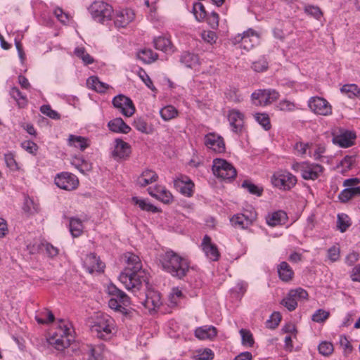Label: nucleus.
Listing matches in <instances>:
<instances>
[{"mask_svg":"<svg viewBox=\"0 0 360 360\" xmlns=\"http://www.w3.org/2000/svg\"><path fill=\"white\" fill-rule=\"evenodd\" d=\"M127 266L119 276V280L128 290L139 289L143 283L148 284V274L142 268L139 256L127 252L125 255Z\"/></svg>","mask_w":360,"mask_h":360,"instance_id":"f257e3e1","label":"nucleus"},{"mask_svg":"<svg viewBox=\"0 0 360 360\" xmlns=\"http://www.w3.org/2000/svg\"><path fill=\"white\" fill-rule=\"evenodd\" d=\"M159 261L165 271L179 279L184 278L190 269L188 260L172 250L160 254Z\"/></svg>","mask_w":360,"mask_h":360,"instance_id":"f03ea898","label":"nucleus"},{"mask_svg":"<svg viewBox=\"0 0 360 360\" xmlns=\"http://www.w3.org/2000/svg\"><path fill=\"white\" fill-rule=\"evenodd\" d=\"M75 331L70 323L60 320L48 342L58 351H63L75 341Z\"/></svg>","mask_w":360,"mask_h":360,"instance_id":"7ed1b4c3","label":"nucleus"},{"mask_svg":"<svg viewBox=\"0 0 360 360\" xmlns=\"http://www.w3.org/2000/svg\"><path fill=\"white\" fill-rule=\"evenodd\" d=\"M106 291L110 296V299L108 300L109 307L115 311L122 314H127V307L130 305V299L127 295L118 289L112 283H110L107 286Z\"/></svg>","mask_w":360,"mask_h":360,"instance_id":"20e7f679","label":"nucleus"},{"mask_svg":"<svg viewBox=\"0 0 360 360\" xmlns=\"http://www.w3.org/2000/svg\"><path fill=\"white\" fill-rule=\"evenodd\" d=\"M291 169L299 172L304 180H316L323 174L324 167L316 163L309 162H295L291 165Z\"/></svg>","mask_w":360,"mask_h":360,"instance_id":"39448f33","label":"nucleus"},{"mask_svg":"<svg viewBox=\"0 0 360 360\" xmlns=\"http://www.w3.org/2000/svg\"><path fill=\"white\" fill-rule=\"evenodd\" d=\"M92 18L101 23H104L111 19L113 12L112 7L106 2L95 1L88 8Z\"/></svg>","mask_w":360,"mask_h":360,"instance_id":"423d86ee","label":"nucleus"},{"mask_svg":"<svg viewBox=\"0 0 360 360\" xmlns=\"http://www.w3.org/2000/svg\"><path fill=\"white\" fill-rule=\"evenodd\" d=\"M114 330V320L107 315L98 317L91 327V332L98 338L106 340L110 337Z\"/></svg>","mask_w":360,"mask_h":360,"instance_id":"0eeeda50","label":"nucleus"},{"mask_svg":"<svg viewBox=\"0 0 360 360\" xmlns=\"http://www.w3.org/2000/svg\"><path fill=\"white\" fill-rule=\"evenodd\" d=\"M212 172L214 176L224 180L234 179L237 175L236 168L228 161L221 158L213 160Z\"/></svg>","mask_w":360,"mask_h":360,"instance_id":"6e6552de","label":"nucleus"},{"mask_svg":"<svg viewBox=\"0 0 360 360\" xmlns=\"http://www.w3.org/2000/svg\"><path fill=\"white\" fill-rule=\"evenodd\" d=\"M297 177L287 170L276 172L271 177V183L279 189L288 191L297 184Z\"/></svg>","mask_w":360,"mask_h":360,"instance_id":"1a4fd4ad","label":"nucleus"},{"mask_svg":"<svg viewBox=\"0 0 360 360\" xmlns=\"http://www.w3.org/2000/svg\"><path fill=\"white\" fill-rule=\"evenodd\" d=\"M279 98V94L274 89H257L251 95L252 102L257 106L271 105Z\"/></svg>","mask_w":360,"mask_h":360,"instance_id":"9d476101","label":"nucleus"},{"mask_svg":"<svg viewBox=\"0 0 360 360\" xmlns=\"http://www.w3.org/2000/svg\"><path fill=\"white\" fill-rule=\"evenodd\" d=\"M308 292L303 288H298L289 291L281 304L286 307L290 311H294L297 307L299 300H307Z\"/></svg>","mask_w":360,"mask_h":360,"instance_id":"9b49d317","label":"nucleus"},{"mask_svg":"<svg viewBox=\"0 0 360 360\" xmlns=\"http://www.w3.org/2000/svg\"><path fill=\"white\" fill-rule=\"evenodd\" d=\"M56 185L66 191H72L79 185L78 178L73 174L69 172H61L55 177Z\"/></svg>","mask_w":360,"mask_h":360,"instance_id":"f8f14e48","label":"nucleus"},{"mask_svg":"<svg viewBox=\"0 0 360 360\" xmlns=\"http://www.w3.org/2000/svg\"><path fill=\"white\" fill-rule=\"evenodd\" d=\"M135 18V13L129 8H122L115 11L114 25L117 28L126 27Z\"/></svg>","mask_w":360,"mask_h":360,"instance_id":"ddd939ff","label":"nucleus"},{"mask_svg":"<svg viewBox=\"0 0 360 360\" xmlns=\"http://www.w3.org/2000/svg\"><path fill=\"white\" fill-rule=\"evenodd\" d=\"M204 143L207 148L216 153H224L226 149L224 139L214 132L208 133L205 136Z\"/></svg>","mask_w":360,"mask_h":360,"instance_id":"4468645a","label":"nucleus"},{"mask_svg":"<svg viewBox=\"0 0 360 360\" xmlns=\"http://www.w3.org/2000/svg\"><path fill=\"white\" fill-rule=\"evenodd\" d=\"M174 186L182 195L191 197L193 193L194 184L191 179L184 175H179L174 180Z\"/></svg>","mask_w":360,"mask_h":360,"instance_id":"2eb2a0df","label":"nucleus"},{"mask_svg":"<svg viewBox=\"0 0 360 360\" xmlns=\"http://www.w3.org/2000/svg\"><path fill=\"white\" fill-rule=\"evenodd\" d=\"M356 138L354 131L340 129L339 134L333 136V141L342 148H349L354 144Z\"/></svg>","mask_w":360,"mask_h":360,"instance_id":"dca6fc26","label":"nucleus"},{"mask_svg":"<svg viewBox=\"0 0 360 360\" xmlns=\"http://www.w3.org/2000/svg\"><path fill=\"white\" fill-rule=\"evenodd\" d=\"M202 249L206 257L212 262L218 261L220 257V253L217 246L212 242L211 238L205 235L203 237L202 243Z\"/></svg>","mask_w":360,"mask_h":360,"instance_id":"f3484780","label":"nucleus"},{"mask_svg":"<svg viewBox=\"0 0 360 360\" xmlns=\"http://www.w3.org/2000/svg\"><path fill=\"white\" fill-rule=\"evenodd\" d=\"M115 143V147L112 152V158L116 160L127 159L131 154L130 145L120 139H116Z\"/></svg>","mask_w":360,"mask_h":360,"instance_id":"a211bd4d","label":"nucleus"},{"mask_svg":"<svg viewBox=\"0 0 360 360\" xmlns=\"http://www.w3.org/2000/svg\"><path fill=\"white\" fill-rule=\"evenodd\" d=\"M112 104L120 112H135L136 108L131 99L123 94H119L112 99Z\"/></svg>","mask_w":360,"mask_h":360,"instance_id":"6ab92c4d","label":"nucleus"},{"mask_svg":"<svg viewBox=\"0 0 360 360\" xmlns=\"http://www.w3.org/2000/svg\"><path fill=\"white\" fill-rule=\"evenodd\" d=\"M84 266L86 270L92 274L95 271L102 272L105 268V264L102 262L99 257L95 254L91 253L87 255L84 260Z\"/></svg>","mask_w":360,"mask_h":360,"instance_id":"aec40b11","label":"nucleus"},{"mask_svg":"<svg viewBox=\"0 0 360 360\" xmlns=\"http://www.w3.org/2000/svg\"><path fill=\"white\" fill-rule=\"evenodd\" d=\"M255 218L256 216L253 213H250L248 216L245 214H237L231 218L230 221L235 228L244 229L250 226Z\"/></svg>","mask_w":360,"mask_h":360,"instance_id":"412c9836","label":"nucleus"},{"mask_svg":"<svg viewBox=\"0 0 360 360\" xmlns=\"http://www.w3.org/2000/svg\"><path fill=\"white\" fill-rule=\"evenodd\" d=\"M308 105L313 112H319V111L331 112V105L322 97H311L308 101Z\"/></svg>","mask_w":360,"mask_h":360,"instance_id":"4be33fe9","label":"nucleus"},{"mask_svg":"<svg viewBox=\"0 0 360 360\" xmlns=\"http://www.w3.org/2000/svg\"><path fill=\"white\" fill-rule=\"evenodd\" d=\"M258 38V35L256 32L252 29H248V30L243 32V34H238L234 38L235 43H241V46L246 49L249 50L253 47V44L251 43L252 39L250 37Z\"/></svg>","mask_w":360,"mask_h":360,"instance_id":"5701e85b","label":"nucleus"},{"mask_svg":"<svg viewBox=\"0 0 360 360\" xmlns=\"http://www.w3.org/2000/svg\"><path fill=\"white\" fill-rule=\"evenodd\" d=\"M148 193L164 203H169L172 200V193L164 187L158 186L155 188H148Z\"/></svg>","mask_w":360,"mask_h":360,"instance_id":"b1692460","label":"nucleus"},{"mask_svg":"<svg viewBox=\"0 0 360 360\" xmlns=\"http://www.w3.org/2000/svg\"><path fill=\"white\" fill-rule=\"evenodd\" d=\"M144 306L148 309H155L161 304L160 293L154 290H148L146 293V298L143 302Z\"/></svg>","mask_w":360,"mask_h":360,"instance_id":"393cba45","label":"nucleus"},{"mask_svg":"<svg viewBox=\"0 0 360 360\" xmlns=\"http://www.w3.org/2000/svg\"><path fill=\"white\" fill-rule=\"evenodd\" d=\"M217 334L216 328L212 326H201L195 330V337L200 340H212L217 336Z\"/></svg>","mask_w":360,"mask_h":360,"instance_id":"a878e982","label":"nucleus"},{"mask_svg":"<svg viewBox=\"0 0 360 360\" xmlns=\"http://www.w3.org/2000/svg\"><path fill=\"white\" fill-rule=\"evenodd\" d=\"M158 179V176L155 172L150 169H146L137 178L136 184L141 187H145L156 181Z\"/></svg>","mask_w":360,"mask_h":360,"instance_id":"bb28decb","label":"nucleus"},{"mask_svg":"<svg viewBox=\"0 0 360 360\" xmlns=\"http://www.w3.org/2000/svg\"><path fill=\"white\" fill-rule=\"evenodd\" d=\"M287 219V214L284 211L278 210L268 214L266 217V222L271 226H276L284 224Z\"/></svg>","mask_w":360,"mask_h":360,"instance_id":"cd10ccee","label":"nucleus"},{"mask_svg":"<svg viewBox=\"0 0 360 360\" xmlns=\"http://www.w3.org/2000/svg\"><path fill=\"white\" fill-rule=\"evenodd\" d=\"M68 144L70 147L79 148L81 151H84L89 146L88 139L73 134H70L68 139Z\"/></svg>","mask_w":360,"mask_h":360,"instance_id":"c85d7f7f","label":"nucleus"},{"mask_svg":"<svg viewBox=\"0 0 360 360\" xmlns=\"http://www.w3.org/2000/svg\"><path fill=\"white\" fill-rule=\"evenodd\" d=\"M86 86L89 89L98 93H104L109 88L108 84L101 82L96 76L89 77L86 80Z\"/></svg>","mask_w":360,"mask_h":360,"instance_id":"c756f323","label":"nucleus"},{"mask_svg":"<svg viewBox=\"0 0 360 360\" xmlns=\"http://www.w3.org/2000/svg\"><path fill=\"white\" fill-rule=\"evenodd\" d=\"M154 46L156 49L165 53H169L174 51L173 46L170 40L164 37H158L153 40Z\"/></svg>","mask_w":360,"mask_h":360,"instance_id":"7c9ffc66","label":"nucleus"},{"mask_svg":"<svg viewBox=\"0 0 360 360\" xmlns=\"http://www.w3.org/2000/svg\"><path fill=\"white\" fill-rule=\"evenodd\" d=\"M279 278L285 282H288L292 280L294 272L292 268L286 262H282L277 268Z\"/></svg>","mask_w":360,"mask_h":360,"instance_id":"2f4dec72","label":"nucleus"},{"mask_svg":"<svg viewBox=\"0 0 360 360\" xmlns=\"http://www.w3.org/2000/svg\"><path fill=\"white\" fill-rule=\"evenodd\" d=\"M110 131L116 133L127 134L131 128L121 118L114 119L108 122Z\"/></svg>","mask_w":360,"mask_h":360,"instance_id":"473e14b6","label":"nucleus"},{"mask_svg":"<svg viewBox=\"0 0 360 360\" xmlns=\"http://www.w3.org/2000/svg\"><path fill=\"white\" fill-rule=\"evenodd\" d=\"M228 120L233 131L236 133L241 131L244 124V114H228Z\"/></svg>","mask_w":360,"mask_h":360,"instance_id":"72a5a7b5","label":"nucleus"},{"mask_svg":"<svg viewBox=\"0 0 360 360\" xmlns=\"http://www.w3.org/2000/svg\"><path fill=\"white\" fill-rule=\"evenodd\" d=\"M360 196V186L357 187H346L339 194V199L342 202L349 201L354 197Z\"/></svg>","mask_w":360,"mask_h":360,"instance_id":"f704fd0d","label":"nucleus"},{"mask_svg":"<svg viewBox=\"0 0 360 360\" xmlns=\"http://www.w3.org/2000/svg\"><path fill=\"white\" fill-rule=\"evenodd\" d=\"M180 62L186 68H194L198 65L199 59L194 53L184 52L181 56Z\"/></svg>","mask_w":360,"mask_h":360,"instance_id":"c9c22d12","label":"nucleus"},{"mask_svg":"<svg viewBox=\"0 0 360 360\" xmlns=\"http://www.w3.org/2000/svg\"><path fill=\"white\" fill-rule=\"evenodd\" d=\"M341 93L350 98L360 99V88L355 84H345L340 89Z\"/></svg>","mask_w":360,"mask_h":360,"instance_id":"e433bc0d","label":"nucleus"},{"mask_svg":"<svg viewBox=\"0 0 360 360\" xmlns=\"http://www.w3.org/2000/svg\"><path fill=\"white\" fill-rule=\"evenodd\" d=\"M137 57L144 63L150 64L157 60L158 54L151 49H143L138 52Z\"/></svg>","mask_w":360,"mask_h":360,"instance_id":"4c0bfd02","label":"nucleus"},{"mask_svg":"<svg viewBox=\"0 0 360 360\" xmlns=\"http://www.w3.org/2000/svg\"><path fill=\"white\" fill-rule=\"evenodd\" d=\"M70 231L73 237L79 236L83 231V224L82 221L75 217H72L70 219Z\"/></svg>","mask_w":360,"mask_h":360,"instance_id":"58836bf2","label":"nucleus"},{"mask_svg":"<svg viewBox=\"0 0 360 360\" xmlns=\"http://www.w3.org/2000/svg\"><path fill=\"white\" fill-rule=\"evenodd\" d=\"M132 202L139 205V207L142 210L148 212H151L153 213H156L158 212V209L154 206L153 205L148 202L146 200L143 199H139L137 197H133L131 199Z\"/></svg>","mask_w":360,"mask_h":360,"instance_id":"ea45409f","label":"nucleus"},{"mask_svg":"<svg viewBox=\"0 0 360 360\" xmlns=\"http://www.w3.org/2000/svg\"><path fill=\"white\" fill-rule=\"evenodd\" d=\"M351 224L350 219L347 214L344 213L338 214L337 226L340 232H345Z\"/></svg>","mask_w":360,"mask_h":360,"instance_id":"a19ab883","label":"nucleus"},{"mask_svg":"<svg viewBox=\"0 0 360 360\" xmlns=\"http://www.w3.org/2000/svg\"><path fill=\"white\" fill-rule=\"evenodd\" d=\"M10 94L15 99L20 108H23L27 104L26 96L17 87L11 88Z\"/></svg>","mask_w":360,"mask_h":360,"instance_id":"79ce46f5","label":"nucleus"},{"mask_svg":"<svg viewBox=\"0 0 360 360\" xmlns=\"http://www.w3.org/2000/svg\"><path fill=\"white\" fill-rule=\"evenodd\" d=\"M36 321L39 324H46L53 322L54 320V315L51 311L45 309L44 311L40 312L37 315Z\"/></svg>","mask_w":360,"mask_h":360,"instance_id":"37998d69","label":"nucleus"},{"mask_svg":"<svg viewBox=\"0 0 360 360\" xmlns=\"http://www.w3.org/2000/svg\"><path fill=\"white\" fill-rule=\"evenodd\" d=\"M182 297L183 293L181 290L179 288H173L168 298L169 306L170 307H176Z\"/></svg>","mask_w":360,"mask_h":360,"instance_id":"c03bdc74","label":"nucleus"},{"mask_svg":"<svg viewBox=\"0 0 360 360\" xmlns=\"http://www.w3.org/2000/svg\"><path fill=\"white\" fill-rule=\"evenodd\" d=\"M133 125L137 130L142 133L150 134L153 132V127L141 118L135 120Z\"/></svg>","mask_w":360,"mask_h":360,"instance_id":"a18cd8bd","label":"nucleus"},{"mask_svg":"<svg viewBox=\"0 0 360 360\" xmlns=\"http://www.w3.org/2000/svg\"><path fill=\"white\" fill-rule=\"evenodd\" d=\"M4 160L6 166L9 168L11 171L18 172L20 170V167L16 162L14 158V155L12 153L5 154Z\"/></svg>","mask_w":360,"mask_h":360,"instance_id":"49530a36","label":"nucleus"},{"mask_svg":"<svg viewBox=\"0 0 360 360\" xmlns=\"http://www.w3.org/2000/svg\"><path fill=\"white\" fill-rule=\"evenodd\" d=\"M193 11L198 21H202L207 17L205 8L200 2H196L193 4Z\"/></svg>","mask_w":360,"mask_h":360,"instance_id":"de8ad7c7","label":"nucleus"},{"mask_svg":"<svg viewBox=\"0 0 360 360\" xmlns=\"http://www.w3.org/2000/svg\"><path fill=\"white\" fill-rule=\"evenodd\" d=\"M239 333L241 335L242 345L250 347H252L255 341L251 332L248 330L242 328L240 330Z\"/></svg>","mask_w":360,"mask_h":360,"instance_id":"09e8293b","label":"nucleus"},{"mask_svg":"<svg viewBox=\"0 0 360 360\" xmlns=\"http://www.w3.org/2000/svg\"><path fill=\"white\" fill-rule=\"evenodd\" d=\"M75 54L81 58L85 65L92 64L94 61V58L86 52L84 48L77 47L75 50Z\"/></svg>","mask_w":360,"mask_h":360,"instance_id":"8fccbe9b","label":"nucleus"},{"mask_svg":"<svg viewBox=\"0 0 360 360\" xmlns=\"http://www.w3.org/2000/svg\"><path fill=\"white\" fill-rule=\"evenodd\" d=\"M330 316V312L323 309H317L312 315L311 320L316 323H323Z\"/></svg>","mask_w":360,"mask_h":360,"instance_id":"3c124183","label":"nucleus"},{"mask_svg":"<svg viewBox=\"0 0 360 360\" xmlns=\"http://www.w3.org/2000/svg\"><path fill=\"white\" fill-rule=\"evenodd\" d=\"M254 117L265 130L271 129V124L268 114H254Z\"/></svg>","mask_w":360,"mask_h":360,"instance_id":"603ef678","label":"nucleus"},{"mask_svg":"<svg viewBox=\"0 0 360 360\" xmlns=\"http://www.w3.org/2000/svg\"><path fill=\"white\" fill-rule=\"evenodd\" d=\"M242 187L247 189L251 194L256 195L257 196H260L262 194V188L258 187L248 180H245L242 183Z\"/></svg>","mask_w":360,"mask_h":360,"instance_id":"864d4df0","label":"nucleus"},{"mask_svg":"<svg viewBox=\"0 0 360 360\" xmlns=\"http://www.w3.org/2000/svg\"><path fill=\"white\" fill-rule=\"evenodd\" d=\"M137 75L139 78L142 80V82L152 91H156L155 87L154 86L152 80L150 79L148 75L146 72L141 68L139 69L137 71Z\"/></svg>","mask_w":360,"mask_h":360,"instance_id":"5fc2aeb1","label":"nucleus"},{"mask_svg":"<svg viewBox=\"0 0 360 360\" xmlns=\"http://www.w3.org/2000/svg\"><path fill=\"white\" fill-rule=\"evenodd\" d=\"M277 108L280 111H295L299 109L294 103L288 100L280 101L277 105Z\"/></svg>","mask_w":360,"mask_h":360,"instance_id":"6e6d98bb","label":"nucleus"},{"mask_svg":"<svg viewBox=\"0 0 360 360\" xmlns=\"http://www.w3.org/2000/svg\"><path fill=\"white\" fill-rule=\"evenodd\" d=\"M214 352L209 348L199 350L198 354L195 356V360H212L214 358Z\"/></svg>","mask_w":360,"mask_h":360,"instance_id":"4d7b16f0","label":"nucleus"},{"mask_svg":"<svg viewBox=\"0 0 360 360\" xmlns=\"http://www.w3.org/2000/svg\"><path fill=\"white\" fill-rule=\"evenodd\" d=\"M340 347L344 350V355L347 356L352 351V346L345 335H340L339 339Z\"/></svg>","mask_w":360,"mask_h":360,"instance_id":"13d9d810","label":"nucleus"},{"mask_svg":"<svg viewBox=\"0 0 360 360\" xmlns=\"http://www.w3.org/2000/svg\"><path fill=\"white\" fill-rule=\"evenodd\" d=\"M281 320V316L279 312H274L270 319L266 322V327L271 329L276 328Z\"/></svg>","mask_w":360,"mask_h":360,"instance_id":"bf43d9fd","label":"nucleus"},{"mask_svg":"<svg viewBox=\"0 0 360 360\" xmlns=\"http://www.w3.org/2000/svg\"><path fill=\"white\" fill-rule=\"evenodd\" d=\"M333 345L329 342H323L319 345V351L323 356H329L333 352Z\"/></svg>","mask_w":360,"mask_h":360,"instance_id":"052dcab7","label":"nucleus"},{"mask_svg":"<svg viewBox=\"0 0 360 360\" xmlns=\"http://www.w3.org/2000/svg\"><path fill=\"white\" fill-rule=\"evenodd\" d=\"M21 146L30 154L35 155L37 150V145L32 141H25L21 143Z\"/></svg>","mask_w":360,"mask_h":360,"instance_id":"680f3d73","label":"nucleus"},{"mask_svg":"<svg viewBox=\"0 0 360 360\" xmlns=\"http://www.w3.org/2000/svg\"><path fill=\"white\" fill-rule=\"evenodd\" d=\"M305 11L307 14L313 16L317 20H320L323 15V13L318 6H308L305 8Z\"/></svg>","mask_w":360,"mask_h":360,"instance_id":"e2e57ef3","label":"nucleus"},{"mask_svg":"<svg viewBox=\"0 0 360 360\" xmlns=\"http://www.w3.org/2000/svg\"><path fill=\"white\" fill-rule=\"evenodd\" d=\"M219 15L216 12H212L207 16V22L212 29H217L219 26Z\"/></svg>","mask_w":360,"mask_h":360,"instance_id":"0e129e2a","label":"nucleus"},{"mask_svg":"<svg viewBox=\"0 0 360 360\" xmlns=\"http://www.w3.org/2000/svg\"><path fill=\"white\" fill-rule=\"evenodd\" d=\"M201 37H202V39L212 44L213 43H215L217 39V34L214 32L213 31H203L201 34Z\"/></svg>","mask_w":360,"mask_h":360,"instance_id":"69168bd1","label":"nucleus"},{"mask_svg":"<svg viewBox=\"0 0 360 360\" xmlns=\"http://www.w3.org/2000/svg\"><path fill=\"white\" fill-rule=\"evenodd\" d=\"M328 257L331 262H336L340 258V248L335 245L328 250Z\"/></svg>","mask_w":360,"mask_h":360,"instance_id":"338daca9","label":"nucleus"},{"mask_svg":"<svg viewBox=\"0 0 360 360\" xmlns=\"http://www.w3.org/2000/svg\"><path fill=\"white\" fill-rule=\"evenodd\" d=\"M252 68L256 72H262L267 69L268 63L265 60L261 59L253 63Z\"/></svg>","mask_w":360,"mask_h":360,"instance_id":"774afa93","label":"nucleus"}]
</instances>
